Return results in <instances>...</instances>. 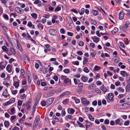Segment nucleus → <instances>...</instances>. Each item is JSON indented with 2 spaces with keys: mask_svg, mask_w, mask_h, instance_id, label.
<instances>
[{
  "mask_svg": "<svg viewBox=\"0 0 130 130\" xmlns=\"http://www.w3.org/2000/svg\"><path fill=\"white\" fill-rule=\"evenodd\" d=\"M61 80H64V82L65 83H68L70 82V84L71 83V82L70 79L68 78L66 76H64L62 75L61 76Z\"/></svg>",
  "mask_w": 130,
  "mask_h": 130,
  "instance_id": "nucleus-1",
  "label": "nucleus"
},
{
  "mask_svg": "<svg viewBox=\"0 0 130 130\" xmlns=\"http://www.w3.org/2000/svg\"><path fill=\"white\" fill-rule=\"evenodd\" d=\"M81 100L82 103L85 106H88L90 104L89 102L85 98H82Z\"/></svg>",
  "mask_w": 130,
  "mask_h": 130,
  "instance_id": "nucleus-2",
  "label": "nucleus"
},
{
  "mask_svg": "<svg viewBox=\"0 0 130 130\" xmlns=\"http://www.w3.org/2000/svg\"><path fill=\"white\" fill-rule=\"evenodd\" d=\"M40 120V116L39 115H37L36 117L35 120L34 122V127H36L38 125Z\"/></svg>",
  "mask_w": 130,
  "mask_h": 130,
  "instance_id": "nucleus-3",
  "label": "nucleus"
},
{
  "mask_svg": "<svg viewBox=\"0 0 130 130\" xmlns=\"http://www.w3.org/2000/svg\"><path fill=\"white\" fill-rule=\"evenodd\" d=\"M21 60H24L27 61H29V59L28 57L27 56L26 54H23L21 56Z\"/></svg>",
  "mask_w": 130,
  "mask_h": 130,
  "instance_id": "nucleus-4",
  "label": "nucleus"
},
{
  "mask_svg": "<svg viewBox=\"0 0 130 130\" xmlns=\"http://www.w3.org/2000/svg\"><path fill=\"white\" fill-rule=\"evenodd\" d=\"M49 32L50 34L53 35H55L57 33V31L53 29H50L49 30Z\"/></svg>",
  "mask_w": 130,
  "mask_h": 130,
  "instance_id": "nucleus-5",
  "label": "nucleus"
},
{
  "mask_svg": "<svg viewBox=\"0 0 130 130\" xmlns=\"http://www.w3.org/2000/svg\"><path fill=\"white\" fill-rule=\"evenodd\" d=\"M108 100L111 101V102H113L114 99H113V95L111 93H110L108 94Z\"/></svg>",
  "mask_w": 130,
  "mask_h": 130,
  "instance_id": "nucleus-6",
  "label": "nucleus"
},
{
  "mask_svg": "<svg viewBox=\"0 0 130 130\" xmlns=\"http://www.w3.org/2000/svg\"><path fill=\"white\" fill-rule=\"evenodd\" d=\"M15 102V99L13 98H11L9 101L6 102L5 105H9L14 102Z\"/></svg>",
  "mask_w": 130,
  "mask_h": 130,
  "instance_id": "nucleus-7",
  "label": "nucleus"
},
{
  "mask_svg": "<svg viewBox=\"0 0 130 130\" xmlns=\"http://www.w3.org/2000/svg\"><path fill=\"white\" fill-rule=\"evenodd\" d=\"M15 9L16 12L22 14L24 12L23 10L19 7H16L15 8Z\"/></svg>",
  "mask_w": 130,
  "mask_h": 130,
  "instance_id": "nucleus-8",
  "label": "nucleus"
},
{
  "mask_svg": "<svg viewBox=\"0 0 130 130\" xmlns=\"http://www.w3.org/2000/svg\"><path fill=\"white\" fill-rule=\"evenodd\" d=\"M54 99L53 98H51L48 99L46 101V104L48 105H49L51 104L53 102L54 100Z\"/></svg>",
  "mask_w": 130,
  "mask_h": 130,
  "instance_id": "nucleus-9",
  "label": "nucleus"
},
{
  "mask_svg": "<svg viewBox=\"0 0 130 130\" xmlns=\"http://www.w3.org/2000/svg\"><path fill=\"white\" fill-rule=\"evenodd\" d=\"M91 38L93 39V41L96 43H97L99 41L100 38L96 36L94 37V39L93 38Z\"/></svg>",
  "mask_w": 130,
  "mask_h": 130,
  "instance_id": "nucleus-10",
  "label": "nucleus"
},
{
  "mask_svg": "<svg viewBox=\"0 0 130 130\" xmlns=\"http://www.w3.org/2000/svg\"><path fill=\"white\" fill-rule=\"evenodd\" d=\"M120 74L123 77L127 76H128V74L125 71H120Z\"/></svg>",
  "mask_w": 130,
  "mask_h": 130,
  "instance_id": "nucleus-11",
  "label": "nucleus"
},
{
  "mask_svg": "<svg viewBox=\"0 0 130 130\" xmlns=\"http://www.w3.org/2000/svg\"><path fill=\"white\" fill-rule=\"evenodd\" d=\"M124 13L123 11L120 12L119 14V18L120 20L123 19L124 16Z\"/></svg>",
  "mask_w": 130,
  "mask_h": 130,
  "instance_id": "nucleus-12",
  "label": "nucleus"
},
{
  "mask_svg": "<svg viewBox=\"0 0 130 130\" xmlns=\"http://www.w3.org/2000/svg\"><path fill=\"white\" fill-rule=\"evenodd\" d=\"M8 95V93L7 90L4 91L2 94L3 96H4L5 98H7V96Z\"/></svg>",
  "mask_w": 130,
  "mask_h": 130,
  "instance_id": "nucleus-13",
  "label": "nucleus"
},
{
  "mask_svg": "<svg viewBox=\"0 0 130 130\" xmlns=\"http://www.w3.org/2000/svg\"><path fill=\"white\" fill-rule=\"evenodd\" d=\"M6 69L9 73H11L12 71V67L9 65H8Z\"/></svg>",
  "mask_w": 130,
  "mask_h": 130,
  "instance_id": "nucleus-14",
  "label": "nucleus"
},
{
  "mask_svg": "<svg viewBox=\"0 0 130 130\" xmlns=\"http://www.w3.org/2000/svg\"><path fill=\"white\" fill-rule=\"evenodd\" d=\"M35 4H38V6H40L41 5V2L39 0H35L34 2Z\"/></svg>",
  "mask_w": 130,
  "mask_h": 130,
  "instance_id": "nucleus-15",
  "label": "nucleus"
},
{
  "mask_svg": "<svg viewBox=\"0 0 130 130\" xmlns=\"http://www.w3.org/2000/svg\"><path fill=\"white\" fill-rule=\"evenodd\" d=\"M27 26L29 27H31L32 26V28L34 29L35 28V26L34 25H32V23L30 21H29L27 24Z\"/></svg>",
  "mask_w": 130,
  "mask_h": 130,
  "instance_id": "nucleus-16",
  "label": "nucleus"
},
{
  "mask_svg": "<svg viewBox=\"0 0 130 130\" xmlns=\"http://www.w3.org/2000/svg\"><path fill=\"white\" fill-rule=\"evenodd\" d=\"M125 98L126 100V103H128L130 102V94L128 95Z\"/></svg>",
  "mask_w": 130,
  "mask_h": 130,
  "instance_id": "nucleus-17",
  "label": "nucleus"
},
{
  "mask_svg": "<svg viewBox=\"0 0 130 130\" xmlns=\"http://www.w3.org/2000/svg\"><path fill=\"white\" fill-rule=\"evenodd\" d=\"M115 123L116 125H121L122 124L121 122H120V119H118L115 120Z\"/></svg>",
  "mask_w": 130,
  "mask_h": 130,
  "instance_id": "nucleus-18",
  "label": "nucleus"
},
{
  "mask_svg": "<svg viewBox=\"0 0 130 130\" xmlns=\"http://www.w3.org/2000/svg\"><path fill=\"white\" fill-rule=\"evenodd\" d=\"M92 12L93 14L95 16L96 15L98 14V11L95 10L93 9Z\"/></svg>",
  "mask_w": 130,
  "mask_h": 130,
  "instance_id": "nucleus-19",
  "label": "nucleus"
},
{
  "mask_svg": "<svg viewBox=\"0 0 130 130\" xmlns=\"http://www.w3.org/2000/svg\"><path fill=\"white\" fill-rule=\"evenodd\" d=\"M101 89L103 92H105L107 91V90L106 88L103 85H102L101 88Z\"/></svg>",
  "mask_w": 130,
  "mask_h": 130,
  "instance_id": "nucleus-20",
  "label": "nucleus"
},
{
  "mask_svg": "<svg viewBox=\"0 0 130 130\" xmlns=\"http://www.w3.org/2000/svg\"><path fill=\"white\" fill-rule=\"evenodd\" d=\"M17 45L18 47V48L19 49V50L21 51H22V48L21 47V46L20 44L19 43L18 41H17Z\"/></svg>",
  "mask_w": 130,
  "mask_h": 130,
  "instance_id": "nucleus-21",
  "label": "nucleus"
},
{
  "mask_svg": "<svg viewBox=\"0 0 130 130\" xmlns=\"http://www.w3.org/2000/svg\"><path fill=\"white\" fill-rule=\"evenodd\" d=\"M72 98L75 101V102L76 103H79L80 102V100L76 97H72Z\"/></svg>",
  "mask_w": 130,
  "mask_h": 130,
  "instance_id": "nucleus-22",
  "label": "nucleus"
},
{
  "mask_svg": "<svg viewBox=\"0 0 130 130\" xmlns=\"http://www.w3.org/2000/svg\"><path fill=\"white\" fill-rule=\"evenodd\" d=\"M81 79L83 82H86L87 81L88 78L85 76H83L82 77Z\"/></svg>",
  "mask_w": 130,
  "mask_h": 130,
  "instance_id": "nucleus-23",
  "label": "nucleus"
},
{
  "mask_svg": "<svg viewBox=\"0 0 130 130\" xmlns=\"http://www.w3.org/2000/svg\"><path fill=\"white\" fill-rule=\"evenodd\" d=\"M118 31V28L116 27H115L114 29L112 30L111 31V32L112 34H113V32L114 34L116 33V32H117Z\"/></svg>",
  "mask_w": 130,
  "mask_h": 130,
  "instance_id": "nucleus-24",
  "label": "nucleus"
},
{
  "mask_svg": "<svg viewBox=\"0 0 130 130\" xmlns=\"http://www.w3.org/2000/svg\"><path fill=\"white\" fill-rule=\"evenodd\" d=\"M85 125L86 127L87 128L91 127L92 126V124L90 122H88L86 123Z\"/></svg>",
  "mask_w": 130,
  "mask_h": 130,
  "instance_id": "nucleus-25",
  "label": "nucleus"
},
{
  "mask_svg": "<svg viewBox=\"0 0 130 130\" xmlns=\"http://www.w3.org/2000/svg\"><path fill=\"white\" fill-rule=\"evenodd\" d=\"M130 88V85L129 84H128L127 85L125 88L126 91V92H128L129 91Z\"/></svg>",
  "mask_w": 130,
  "mask_h": 130,
  "instance_id": "nucleus-26",
  "label": "nucleus"
},
{
  "mask_svg": "<svg viewBox=\"0 0 130 130\" xmlns=\"http://www.w3.org/2000/svg\"><path fill=\"white\" fill-rule=\"evenodd\" d=\"M5 126L6 127H8L9 125V123L8 121H5L4 122Z\"/></svg>",
  "mask_w": 130,
  "mask_h": 130,
  "instance_id": "nucleus-27",
  "label": "nucleus"
},
{
  "mask_svg": "<svg viewBox=\"0 0 130 130\" xmlns=\"http://www.w3.org/2000/svg\"><path fill=\"white\" fill-rule=\"evenodd\" d=\"M78 125L80 127H84V126L78 121L77 122Z\"/></svg>",
  "mask_w": 130,
  "mask_h": 130,
  "instance_id": "nucleus-28",
  "label": "nucleus"
},
{
  "mask_svg": "<svg viewBox=\"0 0 130 130\" xmlns=\"http://www.w3.org/2000/svg\"><path fill=\"white\" fill-rule=\"evenodd\" d=\"M88 61V59L84 57V60L83 61V63L84 65L85 64L87 63Z\"/></svg>",
  "mask_w": 130,
  "mask_h": 130,
  "instance_id": "nucleus-29",
  "label": "nucleus"
},
{
  "mask_svg": "<svg viewBox=\"0 0 130 130\" xmlns=\"http://www.w3.org/2000/svg\"><path fill=\"white\" fill-rule=\"evenodd\" d=\"M89 119L91 121H94V119L93 117L90 114H89Z\"/></svg>",
  "mask_w": 130,
  "mask_h": 130,
  "instance_id": "nucleus-30",
  "label": "nucleus"
},
{
  "mask_svg": "<svg viewBox=\"0 0 130 130\" xmlns=\"http://www.w3.org/2000/svg\"><path fill=\"white\" fill-rule=\"evenodd\" d=\"M11 111L12 113H10V114L11 115H13L15 112V108L14 107L12 108L11 109Z\"/></svg>",
  "mask_w": 130,
  "mask_h": 130,
  "instance_id": "nucleus-31",
  "label": "nucleus"
},
{
  "mask_svg": "<svg viewBox=\"0 0 130 130\" xmlns=\"http://www.w3.org/2000/svg\"><path fill=\"white\" fill-rule=\"evenodd\" d=\"M78 42V44L79 46H82L84 45V43L82 41H79Z\"/></svg>",
  "mask_w": 130,
  "mask_h": 130,
  "instance_id": "nucleus-32",
  "label": "nucleus"
},
{
  "mask_svg": "<svg viewBox=\"0 0 130 130\" xmlns=\"http://www.w3.org/2000/svg\"><path fill=\"white\" fill-rule=\"evenodd\" d=\"M18 5L20 6L22 8H23L25 7V5L24 4H22L18 2Z\"/></svg>",
  "mask_w": 130,
  "mask_h": 130,
  "instance_id": "nucleus-33",
  "label": "nucleus"
},
{
  "mask_svg": "<svg viewBox=\"0 0 130 130\" xmlns=\"http://www.w3.org/2000/svg\"><path fill=\"white\" fill-rule=\"evenodd\" d=\"M31 15L35 19H36L37 17V15L35 13H32L31 14Z\"/></svg>",
  "mask_w": 130,
  "mask_h": 130,
  "instance_id": "nucleus-34",
  "label": "nucleus"
},
{
  "mask_svg": "<svg viewBox=\"0 0 130 130\" xmlns=\"http://www.w3.org/2000/svg\"><path fill=\"white\" fill-rule=\"evenodd\" d=\"M118 91H120L122 92H124V90L121 87H120L118 88L117 89Z\"/></svg>",
  "mask_w": 130,
  "mask_h": 130,
  "instance_id": "nucleus-35",
  "label": "nucleus"
},
{
  "mask_svg": "<svg viewBox=\"0 0 130 130\" xmlns=\"http://www.w3.org/2000/svg\"><path fill=\"white\" fill-rule=\"evenodd\" d=\"M2 49L5 52L7 51V48L5 46H4L2 47Z\"/></svg>",
  "mask_w": 130,
  "mask_h": 130,
  "instance_id": "nucleus-36",
  "label": "nucleus"
},
{
  "mask_svg": "<svg viewBox=\"0 0 130 130\" xmlns=\"http://www.w3.org/2000/svg\"><path fill=\"white\" fill-rule=\"evenodd\" d=\"M3 17L5 19H6L7 20H8V17L7 14H5L3 15Z\"/></svg>",
  "mask_w": 130,
  "mask_h": 130,
  "instance_id": "nucleus-37",
  "label": "nucleus"
},
{
  "mask_svg": "<svg viewBox=\"0 0 130 130\" xmlns=\"http://www.w3.org/2000/svg\"><path fill=\"white\" fill-rule=\"evenodd\" d=\"M38 27L40 28V29H43V25L41 23H39L38 25Z\"/></svg>",
  "mask_w": 130,
  "mask_h": 130,
  "instance_id": "nucleus-38",
  "label": "nucleus"
},
{
  "mask_svg": "<svg viewBox=\"0 0 130 130\" xmlns=\"http://www.w3.org/2000/svg\"><path fill=\"white\" fill-rule=\"evenodd\" d=\"M94 91L95 92L98 93H100L101 92V91L98 88H95L94 90Z\"/></svg>",
  "mask_w": 130,
  "mask_h": 130,
  "instance_id": "nucleus-39",
  "label": "nucleus"
},
{
  "mask_svg": "<svg viewBox=\"0 0 130 130\" xmlns=\"http://www.w3.org/2000/svg\"><path fill=\"white\" fill-rule=\"evenodd\" d=\"M27 38H28L29 39H30L31 41L34 42V43H35V41L34 40H33L31 37L28 34V36H27Z\"/></svg>",
  "mask_w": 130,
  "mask_h": 130,
  "instance_id": "nucleus-40",
  "label": "nucleus"
},
{
  "mask_svg": "<svg viewBox=\"0 0 130 130\" xmlns=\"http://www.w3.org/2000/svg\"><path fill=\"white\" fill-rule=\"evenodd\" d=\"M85 9L83 8H82L81 9V12L79 13L80 15H83L84 13Z\"/></svg>",
  "mask_w": 130,
  "mask_h": 130,
  "instance_id": "nucleus-41",
  "label": "nucleus"
},
{
  "mask_svg": "<svg viewBox=\"0 0 130 130\" xmlns=\"http://www.w3.org/2000/svg\"><path fill=\"white\" fill-rule=\"evenodd\" d=\"M69 102L68 99H66L63 101V103L64 104H67Z\"/></svg>",
  "mask_w": 130,
  "mask_h": 130,
  "instance_id": "nucleus-42",
  "label": "nucleus"
},
{
  "mask_svg": "<svg viewBox=\"0 0 130 130\" xmlns=\"http://www.w3.org/2000/svg\"><path fill=\"white\" fill-rule=\"evenodd\" d=\"M61 9V8L59 6H57L55 9V12H57L60 10Z\"/></svg>",
  "mask_w": 130,
  "mask_h": 130,
  "instance_id": "nucleus-43",
  "label": "nucleus"
},
{
  "mask_svg": "<svg viewBox=\"0 0 130 130\" xmlns=\"http://www.w3.org/2000/svg\"><path fill=\"white\" fill-rule=\"evenodd\" d=\"M63 71L65 73H68L70 72V70L68 69H64Z\"/></svg>",
  "mask_w": 130,
  "mask_h": 130,
  "instance_id": "nucleus-44",
  "label": "nucleus"
},
{
  "mask_svg": "<svg viewBox=\"0 0 130 130\" xmlns=\"http://www.w3.org/2000/svg\"><path fill=\"white\" fill-rule=\"evenodd\" d=\"M84 71L86 73H88L89 70L87 67H85L84 69Z\"/></svg>",
  "mask_w": 130,
  "mask_h": 130,
  "instance_id": "nucleus-45",
  "label": "nucleus"
},
{
  "mask_svg": "<svg viewBox=\"0 0 130 130\" xmlns=\"http://www.w3.org/2000/svg\"><path fill=\"white\" fill-rule=\"evenodd\" d=\"M91 23L92 24H93V25H96V21H95L93 20H91L90 21Z\"/></svg>",
  "mask_w": 130,
  "mask_h": 130,
  "instance_id": "nucleus-46",
  "label": "nucleus"
},
{
  "mask_svg": "<svg viewBox=\"0 0 130 130\" xmlns=\"http://www.w3.org/2000/svg\"><path fill=\"white\" fill-rule=\"evenodd\" d=\"M10 50L12 53L14 54L15 55V52L14 49L12 48H10Z\"/></svg>",
  "mask_w": 130,
  "mask_h": 130,
  "instance_id": "nucleus-47",
  "label": "nucleus"
},
{
  "mask_svg": "<svg viewBox=\"0 0 130 130\" xmlns=\"http://www.w3.org/2000/svg\"><path fill=\"white\" fill-rule=\"evenodd\" d=\"M25 117V115L23 116L22 118L19 120V122H21L22 121H24Z\"/></svg>",
  "mask_w": 130,
  "mask_h": 130,
  "instance_id": "nucleus-48",
  "label": "nucleus"
},
{
  "mask_svg": "<svg viewBox=\"0 0 130 130\" xmlns=\"http://www.w3.org/2000/svg\"><path fill=\"white\" fill-rule=\"evenodd\" d=\"M2 62L0 63V69L2 70L5 67V66L2 65L1 64Z\"/></svg>",
  "mask_w": 130,
  "mask_h": 130,
  "instance_id": "nucleus-49",
  "label": "nucleus"
},
{
  "mask_svg": "<svg viewBox=\"0 0 130 130\" xmlns=\"http://www.w3.org/2000/svg\"><path fill=\"white\" fill-rule=\"evenodd\" d=\"M19 85V82H15L14 84V86L15 87H18Z\"/></svg>",
  "mask_w": 130,
  "mask_h": 130,
  "instance_id": "nucleus-50",
  "label": "nucleus"
},
{
  "mask_svg": "<svg viewBox=\"0 0 130 130\" xmlns=\"http://www.w3.org/2000/svg\"><path fill=\"white\" fill-rule=\"evenodd\" d=\"M3 84L7 86H10V84L9 83H8L7 82L5 81H4L3 83Z\"/></svg>",
  "mask_w": 130,
  "mask_h": 130,
  "instance_id": "nucleus-51",
  "label": "nucleus"
},
{
  "mask_svg": "<svg viewBox=\"0 0 130 130\" xmlns=\"http://www.w3.org/2000/svg\"><path fill=\"white\" fill-rule=\"evenodd\" d=\"M41 105L43 106H45L46 104V103L45 102V101H41Z\"/></svg>",
  "mask_w": 130,
  "mask_h": 130,
  "instance_id": "nucleus-52",
  "label": "nucleus"
},
{
  "mask_svg": "<svg viewBox=\"0 0 130 130\" xmlns=\"http://www.w3.org/2000/svg\"><path fill=\"white\" fill-rule=\"evenodd\" d=\"M72 63L74 65H78L79 64V62L78 61H73L72 62Z\"/></svg>",
  "mask_w": 130,
  "mask_h": 130,
  "instance_id": "nucleus-53",
  "label": "nucleus"
},
{
  "mask_svg": "<svg viewBox=\"0 0 130 130\" xmlns=\"http://www.w3.org/2000/svg\"><path fill=\"white\" fill-rule=\"evenodd\" d=\"M77 54L78 55H83V53L82 51H78L77 52Z\"/></svg>",
  "mask_w": 130,
  "mask_h": 130,
  "instance_id": "nucleus-54",
  "label": "nucleus"
},
{
  "mask_svg": "<svg viewBox=\"0 0 130 130\" xmlns=\"http://www.w3.org/2000/svg\"><path fill=\"white\" fill-rule=\"evenodd\" d=\"M94 69L95 71H98L100 69V68L98 66H95V67Z\"/></svg>",
  "mask_w": 130,
  "mask_h": 130,
  "instance_id": "nucleus-55",
  "label": "nucleus"
},
{
  "mask_svg": "<svg viewBox=\"0 0 130 130\" xmlns=\"http://www.w3.org/2000/svg\"><path fill=\"white\" fill-rule=\"evenodd\" d=\"M119 102L120 103H122L123 102H126V100H125V98L120 100L119 101Z\"/></svg>",
  "mask_w": 130,
  "mask_h": 130,
  "instance_id": "nucleus-56",
  "label": "nucleus"
},
{
  "mask_svg": "<svg viewBox=\"0 0 130 130\" xmlns=\"http://www.w3.org/2000/svg\"><path fill=\"white\" fill-rule=\"evenodd\" d=\"M26 96L25 94L21 95L20 96L21 99H24L26 97Z\"/></svg>",
  "mask_w": 130,
  "mask_h": 130,
  "instance_id": "nucleus-57",
  "label": "nucleus"
},
{
  "mask_svg": "<svg viewBox=\"0 0 130 130\" xmlns=\"http://www.w3.org/2000/svg\"><path fill=\"white\" fill-rule=\"evenodd\" d=\"M53 79L56 81L58 80V77L57 75H55L53 77Z\"/></svg>",
  "mask_w": 130,
  "mask_h": 130,
  "instance_id": "nucleus-58",
  "label": "nucleus"
},
{
  "mask_svg": "<svg viewBox=\"0 0 130 130\" xmlns=\"http://www.w3.org/2000/svg\"><path fill=\"white\" fill-rule=\"evenodd\" d=\"M129 120H127L124 123V125H128L129 124Z\"/></svg>",
  "mask_w": 130,
  "mask_h": 130,
  "instance_id": "nucleus-59",
  "label": "nucleus"
},
{
  "mask_svg": "<svg viewBox=\"0 0 130 130\" xmlns=\"http://www.w3.org/2000/svg\"><path fill=\"white\" fill-rule=\"evenodd\" d=\"M109 120L108 119H106L104 121V123L105 124H109Z\"/></svg>",
  "mask_w": 130,
  "mask_h": 130,
  "instance_id": "nucleus-60",
  "label": "nucleus"
},
{
  "mask_svg": "<svg viewBox=\"0 0 130 130\" xmlns=\"http://www.w3.org/2000/svg\"><path fill=\"white\" fill-rule=\"evenodd\" d=\"M97 101H94L92 102V104L94 106H95L97 104Z\"/></svg>",
  "mask_w": 130,
  "mask_h": 130,
  "instance_id": "nucleus-61",
  "label": "nucleus"
},
{
  "mask_svg": "<svg viewBox=\"0 0 130 130\" xmlns=\"http://www.w3.org/2000/svg\"><path fill=\"white\" fill-rule=\"evenodd\" d=\"M53 118L55 120V121L56 122H58L59 121V120L58 119V118L55 116H54L53 117Z\"/></svg>",
  "mask_w": 130,
  "mask_h": 130,
  "instance_id": "nucleus-62",
  "label": "nucleus"
},
{
  "mask_svg": "<svg viewBox=\"0 0 130 130\" xmlns=\"http://www.w3.org/2000/svg\"><path fill=\"white\" fill-rule=\"evenodd\" d=\"M74 111L75 110L74 109L71 108L70 109V113L71 114H73L74 113Z\"/></svg>",
  "mask_w": 130,
  "mask_h": 130,
  "instance_id": "nucleus-63",
  "label": "nucleus"
},
{
  "mask_svg": "<svg viewBox=\"0 0 130 130\" xmlns=\"http://www.w3.org/2000/svg\"><path fill=\"white\" fill-rule=\"evenodd\" d=\"M12 130H19V128L15 126L13 127Z\"/></svg>",
  "mask_w": 130,
  "mask_h": 130,
  "instance_id": "nucleus-64",
  "label": "nucleus"
}]
</instances>
